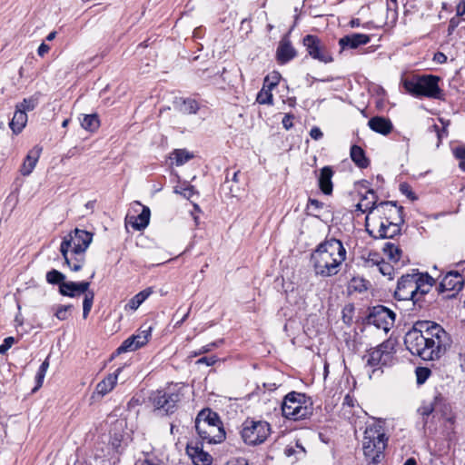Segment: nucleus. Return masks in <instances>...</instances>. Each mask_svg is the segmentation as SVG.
Wrapping results in <instances>:
<instances>
[{"mask_svg":"<svg viewBox=\"0 0 465 465\" xmlns=\"http://www.w3.org/2000/svg\"><path fill=\"white\" fill-rule=\"evenodd\" d=\"M450 334L438 323L418 321L404 337L406 349L424 361H435L450 348Z\"/></svg>","mask_w":465,"mask_h":465,"instance_id":"f257e3e1","label":"nucleus"},{"mask_svg":"<svg viewBox=\"0 0 465 465\" xmlns=\"http://www.w3.org/2000/svg\"><path fill=\"white\" fill-rule=\"evenodd\" d=\"M345 258L346 250L342 242L335 238L320 243L311 257L315 274L322 277L336 275Z\"/></svg>","mask_w":465,"mask_h":465,"instance_id":"f03ea898","label":"nucleus"},{"mask_svg":"<svg viewBox=\"0 0 465 465\" xmlns=\"http://www.w3.org/2000/svg\"><path fill=\"white\" fill-rule=\"evenodd\" d=\"M440 77L434 74L414 75L402 81L405 90L414 97L443 100L444 93L440 87Z\"/></svg>","mask_w":465,"mask_h":465,"instance_id":"7ed1b4c3","label":"nucleus"},{"mask_svg":"<svg viewBox=\"0 0 465 465\" xmlns=\"http://www.w3.org/2000/svg\"><path fill=\"white\" fill-rule=\"evenodd\" d=\"M281 410L284 418L292 420H301L312 415L313 403L305 393L292 391L284 396Z\"/></svg>","mask_w":465,"mask_h":465,"instance_id":"20e7f679","label":"nucleus"},{"mask_svg":"<svg viewBox=\"0 0 465 465\" xmlns=\"http://www.w3.org/2000/svg\"><path fill=\"white\" fill-rule=\"evenodd\" d=\"M388 438L381 424L368 426L364 431L362 449L366 458L373 463H379L383 458Z\"/></svg>","mask_w":465,"mask_h":465,"instance_id":"39448f33","label":"nucleus"},{"mask_svg":"<svg viewBox=\"0 0 465 465\" xmlns=\"http://www.w3.org/2000/svg\"><path fill=\"white\" fill-rule=\"evenodd\" d=\"M394 353V347L391 341L382 342L366 352L362 359L366 367L369 368L370 379L380 376L383 367L392 364Z\"/></svg>","mask_w":465,"mask_h":465,"instance_id":"423d86ee","label":"nucleus"},{"mask_svg":"<svg viewBox=\"0 0 465 465\" xmlns=\"http://www.w3.org/2000/svg\"><path fill=\"white\" fill-rule=\"evenodd\" d=\"M270 434L271 425L265 420L248 418L242 424L241 436L247 445L262 444Z\"/></svg>","mask_w":465,"mask_h":465,"instance_id":"0eeeda50","label":"nucleus"},{"mask_svg":"<svg viewBox=\"0 0 465 465\" xmlns=\"http://www.w3.org/2000/svg\"><path fill=\"white\" fill-rule=\"evenodd\" d=\"M181 390L157 391L152 393L150 400L155 411H163L164 414H172L182 400Z\"/></svg>","mask_w":465,"mask_h":465,"instance_id":"6e6552de","label":"nucleus"},{"mask_svg":"<svg viewBox=\"0 0 465 465\" xmlns=\"http://www.w3.org/2000/svg\"><path fill=\"white\" fill-rule=\"evenodd\" d=\"M403 223H382L378 218L366 216L365 226L368 233L374 239H391L401 233V225Z\"/></svg>","mask_w":465,"mask_h":465,"instance_id":"1a4fd4ad","label":"nucleus"},{"mask_svg":"<svg viewBox=\"0 0 465 465\" xmlns=\"http://www.w3.org/2000/svg\"><path fill=\"white\" fill-rule=\"evenodd\" d=\"M204 411H201L195 420V430L201 439V441L212 443H220L225 439V432L218 424L211 421L203 420Z\"/></svg>","mask_w":465,"mask_h":465,"instance_id":"9d476101","label":"nucleus"},{"mask_svg":"<svg viewBox=\"0 0 465 465\" xmlns=\"http://www.w3.org/2000/svg\"><path fill=\"white\" fill-rule=\"evenodd\" d=\"M93 241V234L85 230L74 229L64 237L60 248L69 249L74 253L85 252Z\"/></svg>","mask_w":465,"mask_h":465,"instance_id":"9b49d317","label":"nucleus"},{"mask_svg":"<svg viewBox=\"0 0 465 465\" xmlns=\"http://www.w3.org/2000/svg\"><path fill=\"white\" fill-rule=\"evenodd\" d=\"M415 284L416 280L413 277V273L402 275L398 280L394 298L398 301H411L413 305L422 307V304L420 303V297L417 295Z\"/></svg>","mask_w":465,"mask_h":465,"instance_id":"f8f14e48","label":"nucleus"},{"mask_svg":"<svg viewBox=\"0 0 465 465\" xmlns=\"http://www.w3.org/2000/svg\"><path fill=\"white\" fill-rule=\"evenodd\" d=\"M302 44L312 59L323 64H329L333 61L327 46L318 36L307 35L303 37Z\"/></svg>","mask_w":465,"mask_h":465,"instance_id":"ddd939ff","label":"nucleus"},{"mask_svg":"<svg viewBox=\"0 0 465 465\" xmlns=\"http://www.w3.org/2000/svg\"><path fill=\"white\" fill-rule=\"evenodd\" d=\"M396 314L389 308L378 305L374 306L368 316V322L377 329L388 332L395 322Z\"/></svg>","mask_w":465,"mask_h":465,"instance_id":"4468645a","label":"nucleus"},{"mask_svg":"<svg viewBox=\"0 0 465 465\" xmlns=\"http://www.w3.org/2000/svg\"><path fill=\"white\" fill-rule=\"evenodd\" d=\"M152 330L153 328L151 326H142L134 334L123 341L117 348L116 353L121 354L127 351H134L144 346L152 335Z\"/></svg>","mask_w":465,"mask_h":465,"instance_id":"2eb2a0df","label":"nucleus"},{"mask_svg":"<svg viewBox=\"0 0 465 465\" xmlns=\"http://www.w3.org/2000/svg\"><path fill=\"white\" fill-rule=\"evenodd\" d=\"M463 286V276L458 272H447L437 287L439 293H447L446 298H451L458 293Z\"/></svg>","mask_w":465,"mask_h":465,"instance_id":"dca6fc26","label":"nucleus"},{"mask_svg":"<svg viewBox=\"0 0 465 465\" xmlns=\"http://www.w3.org/2000/svg\"><path fill=\"white\" fill-rule=\"evenodd\" d=\"M402 207H398L393 202H381L376 207L375 215L371 218H378L382 223H403Z\"/></svg>","mask_w":465,"mask_h":465,"instance_id":"f3484780","label":"nucleus"},{"mask_svg":"<svg viewBox=\"0 0 465 465\" xmlns=\"http://www.w3.org/2000/svg\"><path fill=\"white\" fill-rule=\"evenodd\" d=\"M203 443L200 440H191L186 446V453L195 465H210L212 456L203 450Z\"/></svg>","mask_w":465,"mask_h":465,"instance_id":"a211bd4d","label":"nucleus"},{"mask_svg":"<svg viewBox=\"0 0 465 465\" xmlns=\"http://www.w3.org/2000/svg\"><path fill=\"white\" fill-rule=\"evenodd\" d=\"M413 277L416 280V292L420 297V303L422 302V298L430 292L435 284L436 281L427 272H420L418 270H413Z\"/></svg>","mask_w":465,"mask_h":465,"instance_id":"6ab92c4d","label":"nucleus"},{"mask_svg":"<svg viewBox=\"0 0 465 465\" xmlns=\"http://www.w3.org/2000/svg\"><path fill=\"white\" fill-rule=\"evenodd\" d=\"M90 282H65L59 286V292L63 296L71 298L77 297L81 294H85L89 291Z\"/></svg>","mask_w":465,"mask_h":465,"instance_id":"aec40b11","label":"nucleus"},{"mask_svg":"<svg viewBox=\"0 0 465 465\" xmlns=\"http://www.w3.org/2000/svg\"><path fill=\"white\" fill-rule=\"evenodd\" d=\"M297 55L295 48L292 46L290 39L284 36L279 43L276 52L277 61L284 64L292 60Z\"/></svg>","mask_w":465,"mask_h":465,"instance_id":"412c9836","label":"nucleus"},{"mask_svg":"<svg viewBox=\"0 0 465 465\" xmlns=\"http://www.w3.org/2000/svg\"><path fill=\"white\" fill-rule=\"evenodd\" d=\"M371 41V37L365 34L353 33L341 37L339 45L341 50L346 48L356 49L361 45H367Z\"/></svg>","mask_w":465,"mask_h":465,"instance_id":"4be33fe9","label":"nucleus"},{"mask_svg":"<svg viewBox=\"0 0 465 465\" xmlns=\"http://www.w3.org/2000/svg\"><path fill=\"white\" fill-rule=\"evenodd\" d=\"M60 252L71 271L78 272L83 268L85 262L84 252L74 253V251L64 248H60Z\"/></svg>","mask_w":465,"mask_h":465,"instance_id":"5701e85b","label":"nucleus"},{"mask_svg":"<svg viewBox=\"0 0 465 465\" xmlns=\"http://www.w3.org/2000/svg\"><path fill=\"white\" fill-rule=\"evenodd\" d=\"M368 126L373 132L382 135H388L393 129L391 121L383 116L371 117L368 122Z\"/></svg>","mask_w":465,"mask_h":465,"instance_id":"b1692460","label":"nucleus"},{"mask_svg":"<svg viewBox=\"0 0 465 465\" xmlns=\"http://www.w3.org/2000/svg\"><path fill=\"white\" fill-rule=\"evenodd\" d=\"M439 404H438V397H435L433 401L429 402H423L421 406L418 409V413L421 417L422 428L426 429L429 425V419L432 415L434 418L438 415Z\"/></svg>","mask_w":465,"mask_h":465,"instance_id":"393cba45","label":"nucleus"},{"mask_svg":"<svg viewBox=\"0 0 465 465\" xmlns=\"http://www.w3.org/2000/svg\"><path fill=\"white\" fill-rule=\"evenodd\" d=\"M121 371L122 368H118L114 373L108 374L96 385L95 392L100 396H104L110 392L115 387Z\"/></svg>","mask_w":465,"mask_h":465,"instance_id":"a878e982","label":"nucleus"},{"mask_svg":"<svg viewBox=\"0 0 465 465\" xmlns=\"http://www.w3.org/2000/svg\"><path fill=\"white\" fill-rule=\"evenodd\" d=\"M42 152V148L35 146L31 151H29L28 154L26 155L22 166H21V173L24 176H27L34 171L38 159L40 157Z\"/></svg>","mask_w":465,"mask_h":465,"instance_id":"bb28decb","label":"nucleus"},{"mask_svg":"<svg viewBox=\"0 0 465 465\" xmlns=\"http://www.w3.org/2000/svg\"><path fill=\"white\" fill-rule=\"evenodd\" d=\"M333 171L330 166H324L321 169L320 175L318 177L319 187L324 194H331L332 193V182Z\"/></svg>","mask_w":465,"mask_h":465,"instance_id":"cd10ccee","label":"nucleus"},{"mask_svg":"<svg viewBox=\"0 0 465 465\" xmlns=\"http://www.w3.org/2000/svg\"><path fill=\"white\" fill-rule=\"evenodd\" d=\"M150 216L151 212L149 207L143 206L141 213H139L137 216L130 218V223L134 230L142 231L148 226Z\"/></svg>","mask_w":465,"mask_h":465,"instance_id":"c85d7f7f","label":"nucleus"},{"mask_svg":"<svg viewBox=\"0 0 465 465\" xmlns=\"http://www.w3.org/2000/svg\"><path fill=\"white\" fill-rule=\"evenodd\" d=\"M153 293V288L148 287L137 294H135L133 298L129 300V302L125 304V311H136L140 305Z\"/></svg>","mask_w":465,"mask_h":465,"instance_id":"c756f323","label":"nucleus"},{"mask_svg":"<svg viewBox=\"0 0 465 465\" xmlns=\"http://www.w3.org/2000/svg\"><path fill=\"white\" fill-rule=\"evenodd\" d=\"M351 158L352 162L359 167V168H367L370 164L369 159L365 155L364 150L358 145H352L351 147Z\"/></svg>","mask_w":465,"mask_h":465,"instance_id":"7c9ffc66","label":"nucleus"},{"mask_svg":"<svg viewBox=\"0 0 465 465\" xmlns=\"http://www.w3.org/2000/svg\"><path fill=\"white\" fill-rule=\"evenodd\" d=\"M27 123V114L18 108H15L14 116L9 124L10 128L15 134H19L25 128Z\"/></svg>","mask_w":465,"mask_h":465,"instance_id":"2f4dec72","label":"nucleus"},{"mask_svg":"<svg viewBox=\"0 0 465 465\" xmlns=\"http://www.w3.org/2000/svg\"><path fill=\"white\" fill-rule=\"evenodd\" d=\"M382 251L383 253L389 258V260L395 263L400 262L402 255L401 249L398 245L391 242L384 243Z\"/></svg>","mask_w":465,"mask_h":465,"instance_id":"473e14b6","label":"nucleus"},{"mask_svg":"<svg viewBox=\"0 0 465 465\" xmlns=\"http://www.w3.org/2000/svg\"><path fill=\"white\" fill-rule=\"evenodd\" d=\"M81 126L91 133L95 132L98 130L100 126V120L99 116L96 114H84L83 115V118L80 119Z\"/></svg>","mask_w":465,"mask_h":465,"instance_id":"72a5a7b5","label":"nucleus"},{"mask_svg":"<svg viewBox=\"0 0 465 465\" xmlns=\"http://www.w3.org/2000/svg\"><path fill=\"white\" fill-rule=\"evenodd\" d=\"M277 85V81L272 82L269 84V89H265L264 87L257 94L256 101L260 104H273V96L271 90Z\"/></svg>","mask_w":465,"mask_h":465,"instance_id":"f704fd0d","label":"nucleus"},{"mask_svg":"<svg viewBox=\"0 0 465 465\" xmlns=\"http://www.w3.org/2000/svg\"><path fill=\"white\" fill-rule=\"evenodd\" d=\"M193 157V154L186 149H175L172 153L171 159L174 160L177 166H180L190 161Z\"/></svg>","mask_w":465,"mask_h":465,"instance_id":"c9c22d12","label":"nucleus"},{"mask_svg":"<svg viewBox=\"0 0 465 465\" xmlns=\"http://www.w3.org/2000/svg\"><path fill=\"white\" fill-rule=\"evenodd\" d=\"M365 195H368V200L364 202L363 212H368L367 216L371 217L376 213V207L378 205L376 203L377 195L373 190H368Z\"/></svg>","mask_w":465,"mask_h":465,"instance_id":"e433bc0d","label":"nucleus"},{"mask_svg":"<svg viewBox=\"0 0 465 465\" xmlns=\"http://www.w3.org/2000/svg\"><path fill=\"white\" fill-rule=\"evenodd\" d=\"M438 404H439L438 414L440 413L443 420L450 422V424H453L455 421V416L453 415V413L451 411L450 406L449 404L442 402L441 399H440L439 397H438Z\"/></svg>","mask_w":465,"mask_h":465,"instance_id":"4c0bfd02","label":"nucleus"},{"mask_svg":"<svg viewBox=\"0 0 465 465\" xmlns=\"http://www.w3.org/2000/svg\"><path fill=\"white\" fill-rule=\"evenodd\" d=\"M38 103V95L35 94L28 98H25L23 102L16 104L15 108H18L26 114V112L33 111L37 106Z\"/></svg>","mask_w":465,"mask_h":465,"instance_id":"58836bf2","label":"nucleus"},{"mask_svg":"<svg viewBox=\"0 0 465 465\" xmlns=\"http://www.w3.org/2000/svg\"><path fill=\"white\" fill-rule=\"evenodd\" d=\"M198 110L199 104L193 99H185L180 104V111L185 114H196Z\"/></svg>","mask_w":465,"mask_h":465,"instance_id":"ea45409f","label":"nucleus"},{"mask_svg":"<svg viewBox=\"0 0 465 465\" xmlns=\"http://www.w3.org/2000/svg\"><path fill=\"white\" fill-rule=\"evenodd\" d=\"M46 282L50 284H58L61 286L62 283L65 282V275L61 272L53 269L46 273Z\"/></svg>","mask_w":465,"mask_h":465,"instance_id":"a19ab883","label":"nucleus"},{"mask_svg":"<svg viewBox=\"0 0 465 465\" xmlns=\"http://www.w3.org/2000/svg\"><path fill=\"white\" fill-rule=\"evenodd\" d=\"M94 300V292L93 291H88L84 297L83 301V318L86 319L91 312L93 303Z\"/></svg>","mask_w":465,"mask_h":465,"instance_id":"79ce46f5","label":"nucleus"},{"mask_svg":"<svg viewBox=\"0 0 465 465\" xmlns=\"http://www.w3.org/2000/svg\"><path fill=\"white\" fill-rule=\"evenodd\" d=\"M453 155L456 159L460 160L459 167L465 172V145H460L453 149Z\"/></svg>","mask_w":465,"mask_h":465,"instance_id":"37998d69","label":"nucleus"},{"mask_svg":"<svg viewBox=\"0 0 465 465\" xmlns=\"http://www.w3.org/2000/svg\"><path fill=\"white\" fill-rule=\"evenodd\" d=\"M415 373L417 378V383L422 384L430 376L431 371L426 367H418L416 368Z\"/></svg>","mask_w":465,"mask_h":465,"instance_id":"c03bdc74","label":"nucleus"},{"mask_svg":"<svg viewBox=\"0 0 465 465\" xmlns=\"http://www.w3.org/2000/svg\"><path fill=\"white\" fill-rule=\"evenodd\" d=\"M377 268L382 275L392 278L394 269L391 263L381 261L377 263Z\"/></svg>","mask_w":465,"mask_h":465,"instance_id":"a18cd8bd","label":"nucleus"},{"mask_svg":"<svg viewBox=\"0 0 465 465\" xmlns=\"http://www.w3.org/2000/svg\"><path fill=\"white\" fill-rule=\"evenodd\" d=\"M399 189H400V192L402 194L406 195L410 200H411V201L417 200V196L412 192L411 187L409 183H400Z\"/></svg>","mask_w":465,"mask_h":465,"instance_id":"49530a36","label":"nucleus"},{"mask_svg":"<svg viewBox=\"0 0 465 465\" xmlns=\"http://www.w3.org/2000/svg\"><path fill=\"white\" fill-rule=\"evenodd\" d=\"M72 305H61L57 308L55 312V317L60 321H64L69 316V311L71 310Z\"/></svg>","mask_w":465,"mask_h":465,"instance_id":"de8ad7c7","label":"nucleus"},{"mask_svg":"<svg viewBox=\"0 0 465 465\" xmlns=\"http://www.w3.org/2000/svg\"><path fill=\"white\" fill-rule=\"evenodd\" d=\"M14 337H6L3 343L0 345V354H5L14 344Z\"/></svg>","mask_w":465,"mask_h":465,"instance_id":"09e8293b","label":"nucleus"},{"mask_svg":"<svg viewBox=\"0 0 465 465\" xmlns=\"http://www.w3.org/2000/svg\"><path fill=\"white\" fill-rule=\"evenodd\" d=\"M175 193L182 194L186 199H191L196 193L194 187L192 185H188L187 187L183 188L181 192L175 190Z\"/></svg>","mask_w":465,"mask_h":465,"instance_id":"8fccbe9b","label":"nucleus"},{"mask_svg":"<svg viewBox=\"0 0 465 465\" xmlns=\"http://www.w3.org/2000/svg\"><path fill=\"white\" fill-rule=\"evenodd\" d=\"M45 374H46V371H42V370H39L37 371L36 372V375H35V382H36V385L35 387L34 388L33 391H37L40 387H42L43 385V382H44V380H45Z\"/></svg>","mask_w":465,"mask_h":465,"instance_id":"3c124183","label":"nucleus"},{"mask_svg":"<svg viewBox=\"0 0 465 465\" xmlns=\"http://www.w3.org/2000/svg\"><path fill=\"white\" fill-rule=\"evenodd\" d=\"M460 19L457 16L450 18L448 25V35H451L455 29L460 25Z\"/></svg>","mask_w":465,"mask_h":465,"instance_id":"603ef678","label":"nucleus"},{"mask_svg":"<svg viewBox=\"0 0 465 465\" xmlns=\"http://www.w3.org/2000/svg\"><path fill=\"white\" fill-rule=\"evenodd\" d=\"M217 361L216 356L202 357L197 360V364H205L207 366H213Z\"/></svg>","mask_w":465,"mask_h":465,"instance_id":"864d4df0","label":"nucleus"},{"mask_svg":"<svg viewBox=\"0 0 465 465\" xmlns=\"http://www.w3.org/2000/svg\"><path fill=\"white\" fill-rule=\"evenodd\" d=\"M292 120L293 115L290 114H285L282 118V124L286 130H290L293 126Z\"/></svg>","mask_w":465,"mask_h":465,"instance_id":"5fc2aeb1","label":"nucleus"},{"mask_svg":"<svg viewBox=\"0 0 465 465\" xmlns=\"http://www.w3.org/2000/svg\"><path fill=\"white\" fill-rule=\"evenodd\" d=\"M310 136L313 139V140H320L322 138L323 136V134L322 132L321 131V129L317 126H314L311 129L310 131Z\"/></svg>","mask_w":465,"mask_h":465,"instance_id":"6e6d98bb","label":"nucleus"},{"mask_svg":"<svg viewBox=\"0 0 465 465\" xmlns=\"http://www.w3.org/2000/svg\"><path fill=\"white\" fill-rule=\"evenodd\" d=\"M432 128L434 129L435 133L437 134L438 140H439L438 145H439L440 143L441 142L442 137L443 136H447V131H446L445 127H443L440 130V127L437 124H434L432 126Z\"/></svg>","mask_w":465,"mask_h":465,"instance_id":"4d7b16f0","label":"nucleus"},{"mask_svg":"<svg viewBox=\"0 0 465 465\" xmlns=\"http://www.w3.org/2000/svg\"><path fill=\"white\" fill-rule=\"evenodd\" d=\"M203 420L211 421V423L217 424L219 419L216 413H212L209 411L208 414L204 412V416H203Z\"/></svg>","mask_w":465,"mask_h":465,"instance_id":"13d9d810","label":"nucleus"},{"mask_svg":"<svg viewBox=\"0 0 465 465\" xmlns=\"http://www.w3.org/2000/svg\"><path fill=\"white\" fill-rule=\"evenodd\" d=\"M50 50V46L45 43H42L38 49H37V54L39 56H44L45 54H47Z\"/></svg>","mask_w":465,"mask_h":465,"instance_id":"bf43d9fd","label":"nucleus"},{"mask_svg":"<svg viewBox=\"0 0 465 465\" xmlns=\"http://www.w3.org/2000/svg\"><path fill=\"white\" fill-rule=\"evenodd\" d=\"M213 347H216V342H212L210 344L203 346L195 355L203 354L209 352Z\"/></svg>","mask_w":465,"mask_h":465,"instance_id":"052dcab7","label":"nucleus"},{"mask_svg":"<svg viewBox=\"0 0 465 465\" xmlns=\"http://www.w3.org/2000/svg\"><path fill=\"white\" fill-rule=\"evenodd\" d=\"M398 7L397 0H388L387 2V11L388 12H393L396 14Z\"/></svg>","mask_w":465,"mask_h":465,"instance_id":"680f3d73","label":"nucleus"},{"mask_svg":"<svg viewBox=\"0 0 465 465\" xmlns=\"http://www.w3.org/2000/svg\"><path fill=\"white\" fill-rule=\"evenodd\" d=\"M368 200V195H364L361 202L356 205V212H360L361 213H366L367 212H363L364 210V202Z\"/></svg>","mask_w":465,"mask_h":465,"instance_id":"e2e57ef3","label":"nucleus"},{"mask_svg":"<svg viewBox=\"0 0 465 465\" xmlns=\"http://www.w3.org/2000/svg\"><path fill=\"white\" fill-rule=\"evenodd\" d=\"M433 59L439 64H443L447 61V56L443 53L438 52L434 54Z\"/></svg>","mask_w":465,"mask_h":465,"instance_id":"0e129e2a","label":"nucleus"},{"mask_svg":"<svg viewBox=\"0 0 465 465\" xmlns=\"http://www.w3.org/2000/svg\"><path fill=\"white\" fill-rule=\"evenodd\" d=\"M322 203L316 199H310L309 200V208H313L315 210H318L322 207Z\"/></svg>","mask_w":465,"mask_h":465,"instance_id":"69168bd1","label":"nucleus"},{"mask_svg":"<svg viewBox=\"0 0 465 465\" xmlns=\"http://www.w3.org/2000/svg\"><path fill=\"white\" fill-rule=\"evenodd\" d=\"M465 14V2L463 4H460L457 6V14L455 16L459 17L462 16Z\"/></svg>","mask_w":465,"mask_h":465,"instance_id":"338daca9","label":"nucleus"},{"mask_svg":"<svg viewBox=\"0 0 465 465\" xmlns=\"http://www.w3.org/2000/svg\"><path fill=\"white\" fill-rule=\"evenodd\" d=\"M140 465H159V464H158V463H156V462H154V461H153V460H148V459H145L144 460H143V461L141 462V464H140Z\"/></svg>","mask_w":465,"mask_h":465,"instance_id":"774afa93","label":"nucleus"}]
</instances>
